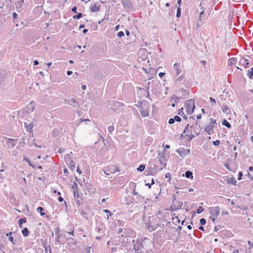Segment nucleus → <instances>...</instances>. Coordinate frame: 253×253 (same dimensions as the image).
Instances as JSON below:
<instances>
[{
  "label": "nucleus",
  "mask_w": 253,
  "mask_h": 253,
  "mask_svg": "<svg viewBox=\"0 0 253 253\" xmlns=\"http://www.w3.org/2000/svg\"><path fill=\"white\" fill-rule=\"evenodd\" d=\"M186 106V112L189 114H191L194 112L195 105V100L193 99H189L185 102Z\"/></svg>",
  "instance_id": "nucleus-1"
},
{
  "label": "nucleus",
  "mask_w": 253,
  "mask_h": 253,
  "mask_svg": "<svg viewBox=\"0 0 253 253\" xmlns=\"http://www.w3.org/2000/svg\"><path fill=\"white\" fill-rule=\"evenodd\" d=\"M103 171L106 175H109L112 173H115L116 171H120V170L119 169V168L117 167L116 166L111 165L105 167L103 169Z\"/></svg>",
  "instance_id": "nucleus-2"
},
{
  "label": "nucleus",
  "mask_w": 253,
  "mask_h": 253,
  "mask_svg": "<svg viewBox=\"0 0 253 253\" xmlns=\"http://www.w3.org/2000/svg\"><path fill=\"white\" fill-rule=\"evenodd\" d=\"M164 151H165V150H164ZM158 159L161 165H163V167H165L166 166L167 156L166 155L165 152L162 153H159Z\"/></svg>",
  "instance_id": "nucleus-3"
},
{
  "label": "nucleus",
  "mask_w": 253,
  "mask_h": 253,
  "mask_svg": "<svg viewBox=\"0 0 253 253\" xmlns=\"http://www.w3.org/2000/svg\"><path fill=\"white\" fill-rule=\"evenodd\" d=\"M4 140H5L6 145L8 148H13L16 145L17 141L16 139L4 137L3 141H4Z\"/></svg>",
  "instance_id": "nucleus-4"
},
{
  "label": "nucleus",
  "mask_w": 253,
  "mask_h": 253,
  "mask_svg": "<svg viewBox=\"0 0 253 253\" xmlns=\"http://www.w3.org/2000/svg\"><path fill=\"white\" fill-rule=\"evenodd\" d=\"M211 214L214 217H217L220 213V208L218 206L211 207L210 208Z\"/></svg>",
  "instance_id": "nucleus-5"
},
{
  "label": "nucleus",
  "mask_w": 253,
  "mask_h": 253,
  "mask_svg": "<svg viewBox=\"0 0 253 253\" xmlns=\"http://www.w3.org/2000/svg\"><path fill=\"white\" fill-rule=\"evenodd\" d=\"M176 152L179 154L180 157L184 158L186 155L190 152V149H185L184 148H179L176 150Z\"/></svg>",
  "instance_id": "nucleus-6"
},
{
  "label": "nucleus",
  "mask_w": 253,
  "mask_h": 253,
  "mask_svg": "<svg viewBox=\"0 0 253 253\" xmlns=\"http://www.w3.org/2000/svg\"><path fill=\"white\" fill-rule=\"evenodd\" d=\"M172 204L174 205V208L175 209V210L177 209H181L182 205H183V202L181 201H177L176 200L175 196H174L173 199H172Z\"/></svg>",
  "instance_id": "nucleus-7"
},
{
  "label": "nucleus",
  "mask_w": 253,
  "mask_h": 253,
  "mask_svg": "<svg viewBox=\"0 0 253 253\" xmlns=\"http://www.w3.org/2000/svg\"><path fill=\"white\" fill-rule=\"evenodd\" d=\"M214 127L210 124L209 125H207L204 127V130L205 132L208 133V134L211 135L214 132Z\"/></svg>",
  "instance_id": "nucleus-8"
},
{
  "label": "nucleus",
  "mask_w": 253,
  "mask_h": 253,
  "mask_svg": "<svg viewBox=\"0 0 253 253\" xmlns=\"http://www.w3.org/2000/svg\"><path fill=\"white\" fill-rule=\"evenodd\" d=\"M68 103L69 105L72 106L74 108H77L79 106V104L77 102L76 99L74 98L68 99Z\"/></svg>",
  "instance_id": "nucleus-9"
},
{
  "label": "nucleus",
  "mask_w": 253,
  "mask_h": 253,
  "mask_svg": "<svg viewBox=\"0 0 253 253\" xmlns=\"http://www.w3.org/2000/svg\"><path fill=\"white\" fill-rule=\"evenodd\" d=\"M122 3L125 8H130L132 6V3L129 0H123Z\"/></svg>",
  "instance_id": "nucleus-10"
},
{
  "label": "nucleus",
  "mask_w": 253,
  "mask_h": 253,
  "mask_svg": "<svg viewBox=\"0 0 253 253\" xmlns=\"http://www.w3.org/2000/svg\"><path fill=\"white\" fill-rule=\"evenodd\" d=\"M173 67L175 70L176 74L178 76L181 72L182 69L180 68V65L178 63H175L173 65Z\"/></svg>",
  "instance_id": "nucleus-11"
},
{
  "label": "nucleus",
  "mask_w": 253,
  "mask_h": 253,
  "mask_svg": "<svg viewBox=\"0 0 253 253\" xmlns=\"http://www.w3.org/2000/svg\"><path fill=\"white\" fill-rule=\"evenodd\" d=\"M69 167L70 169L72 170L75 169V162L72 160H69L66 163Z\"/></svg>",
  "instance_id": "nucleus-12"
},
{
  "label": "nucleus",
  "mask_w": 253,
  "mask_h": 253,
  "mask_svg": "<svg viewBox=\"0 0 253 253\" xmlns=\"http://www.w3.org/2000/svg\"><path fill=\"white\" fill-rule=\"evenodd\" d=\"M239 63L242 65H244L245 68H247L249 67V63L248 60L245 58L241 59Z\"/></svg>",
  "instance_id": "nucleus-13"
},
{
  "label": "nucleus",
  "mask_w": 253,
  "mask_h": 253,
  "mask_svg": "<svg viewBox=\"0 0 253 253\" xmlns=\"http://www.w3.org/2000/svg\"><path fill=\"white\" fill-rule=\"evenodd\" d=\"M34 104V101H31L30 102V105L31 106V109H29V106H27L25 108V111H26L28 114L31 113L32 112H33L34 110L35 107L32 105Z\"/></svg>",
  "instance_id": "nucleus-14"
},
{
  "label": "nucleus",
  "mask_w": 253,
  "mask_h": 253,
  "mask_svg": "<svg viewBox=\"0 0 253 253\" xmlns=\"http://www.w3.org/2000/svg\"><path fill=\"white\" fill-rule=\"evenodd\" d=\"M97 231L98 233H103L105 232L104 225L102 223H101V224L98 225V226L97 227Z\"/></svg>",
  "instance_id": "nucleus-15"
},
{
  "label": "nucleus",
  "mask_w": 253,
  "mask_h": 253,
  "mask_svg": "<svg viewBox=\"0 0 253 253\" xmlns=\"http://www.w3.org/2000/svg\"><path fill=\"white\" fill-rule=\"evenodd\" d=\"M221 109L224 113L227 114L230 113V110L227 105H223L222 106Z\"/></svg>",
  "instance_id": "nucleus-16"
},
{
  "label": "nucleus",
  "mask_w": 253,
  "mask_h": 253,
  "mask_svg": "<svg viewBox=\"0 0 253 253\" xmlns=\"http://www.w3.org/2000/svg\"><path fill=\"white\" fill-rule=\"evenodd\" d=\"M25 126L28 131H29V132H32V129H33V127L34 126V125L33 124L31 123V124H29L28 125L26 123H25Z\"/></svg>",
  "instance_id": "nucleus-17"
},
{
  "label": "nucleus",
  "mask_w": 253,
  "mask_h": 253,
  "mask_svg": "<svg viewBox=\"0 0 253 253\" xmlns=\"http://www.w3.org/2000/svg\"><path fill=\"white\" fill-rule=\"evenodd\" d=\"M14 232H9L8 233H6V236H8V240L9 241H10L12 243L13 245H15V243L14 242V239H13V237L12 236H11V235Z\"/></svg>",
  "instance_id": "nucleus-18"
},
{
  "label": "nucleus",
  "mask_w": 253,
  "mask_h": 253,
  "mask_svg": "<svg viewBox=\"0 0 253 253\" xmlns=\"http://www.w3.org/2000/svg\"><path fill=\"white\" fill-rule=\"evenodd\" d=\"M237 62V59L235 57L229 58L228 60V63L229 65L235 64Z\"/></svg>",
  "instance_id": "nucleus-19"
},
{
  "label": "nucleus",
  "mask_w": 253,
  "mask_h": 253,
  "mask_svg": "<svg viewBox=\"0 0 253 253\" xmlns=\"http://www.w3.org/2000/svg\"><path fill=\"white\" fill-rule=\"evenodd\" d=\"M188 178H193V172L191 171L187 170L185 172V174L183 175Z\"/></svg>",
  "instance_id": "nucleus-20"
},
{
  "label": "nucleus",
  "mask_w": 253,
  "mask_h": 253,
  "mask_svg": "<svg viewBox=\"0 0 253 253\" xmlns=\"http://www.w3.org/2000/svg\"><path fill=\"white\" fill-rule=\"evenodd\" d=\"M91 12H96L99 10V6H97L96 4H94L90 8Z\"/></svg>",
  "instance_id": "nucleus-21"
},
{
  "label": "nucleus",
  "mask_w": 253,
  "mask_h": 253,
  "mask_svg": "<svg viewBox=\"0 0 253 253\" xmlns=\"http://www.w3.org/2000/svg\"><path fill=\"white\" fill-rule=\"evenodd\" d=\"M27 221V219L26 217H24L23 218H21L18 220V224L20 228H22V224L23 223H25Z\"/></svg>",
  "instance_id": "nucleus-22"
},
{
  "label": "nucleus",
  "mask_w": 253,
  "mask_h": 253,
  "mask_svg": "<svg viewBox=\"0 0 253 253\" xmlns=\"http://www.w3.org/2000/svg\"><path fill=\"white\" fill-rule=\"evenodd\" d=\"M140 113L143 117H147L149 116V112L146 109L141 110Z\"/></svg>",
  "instance_id": "nucleus-23"
},
{
  "label": "nucleus",
  "mask_w": 253,
  "mask_h": 253,
  "mask_svg": "<svg viewBox=\"0 0 253 253\" xmlns=\"http://www.w3.org/2000/svg\"><path fill=\"white\" fill-rule=\"evenodd\" d=\"M247 76L250 79H253V67L248 71Z\"/></svg>",
  "instance_id": "nucleus-24"
},
{
  "label": "nucleus",
  "mask_w": 253,
  "mask_h": 253,
  "mask_svg": "<svg viewBox=\"0 0 253 253\" xmlns=\"http://www.w3.org/2000/svg\"><path fill=\"white\" fill-rule=\"evenodd\" d=\"M44 210V209L42 208V207H39L37 208V211L38 212H40L41 213V215L42 216H43L44 215H45V212H42V211Z\"/></svg>",
  "instance_id": "nucleus-25"
},
{
  "label": "nucleus",
  "mask_w": 253,
  "mask_h": 253,
  "mask_svg": "<svg viewBox=\"0 0 253 253\" xmlns=\"http://www.w3.org/2000/svg\"><path fill=\"white\" fill-rule=\"evenodd\" d=\"M22 233L24 237H27L29 234V231H28V229L27 228H25L22 230Z\"/></svg>",
  "instance_id": "nucleus-26"
},
{
  "label": "nucleus",
  "mask_w": 253,
  "mask_h": 253,
  "mask_svg": "<svg viewBox=\"0 0 253 253\" xmlns=\"http://www.w3.org/2000/svg\"><path fill=\"white\" fill-rule=\"evenodd\" d=\"M222 124L227 127V128H230L231 127V125L230 124L227 122L226 120H224L222 123Z\"/></svg>",
  "instance_id": "nucleus-27"
},
{
  "label": "nucleus",
  "mask_w": 253,
  "mask_h": 253,
  "mask_svg": "<svg viewBox=\"0 0 253 253\" xmlns=\"http://www.w3.org/2000/svg\"><path fill=\"white\" fill-rule=\"evenodd\" d=\"M145 167L144 165H140L138 168H137V170L139 171H143L145 169Z\"/></svg>",
  "instance_id": "nucleus-28"
},
{
  "label": "nucleus",
  "mask_w": 253,
  "mask_h": 253,
  "mask_svg": "<svg viewBox=\"0 0 253 253\" xmlns=\"http://www.w3.org/2000/svg\"><path fill=\"white\" fill-rule=\"evenodd\" d=\"M55 234L57 238H60V229L59 228H57L55 229Z\"/></svg>",
  "instance_id": "nucleus-29"
},
{
  "label": "nucleus",
  "mask_w": 253,
  "mask_h": 253,
  "mask_svg": "<svg viewBox=\"0 0 253 253\" xmlns=\"http://www.w3.org/2000/svg\"><path fill=\"white\" fill-rule=\"evenodd\" d=\"M74 197L76 198V199H78L80 198L79 193L77 190H74Z\"/></svg>",
  "instance_id": "nucleus-30"
},
{
  "label": "nucleus",
  "mask_w": 253,
  "mask_h": 253,
  "mask_svg": "<svg viewBox=\"0 0 253 253\" xmlns=\"http://www.w3.org/2000/svg\"><path fill=\"white\" fill-rule=\"evenodd\" d=\"M103 211L105 213H106L107 214H108L109 213V215H107V218L108 219L109 218V217H111L113 214L110 212V211H109L108 210H103Z\"/></svg>",
  "instance_id": "nucleus-31"
},
{
  "label": "nucleus",
  "mask_w": 253,
  "mask_h": 253,
  "mask_svg": "<svg viewBox=\"0 0 253 253\" xmlns=\"http://www.w3.org/2000/svg\"><path fill=\"white\" fill-rule=\"evenodd\" d=\"M82 17H83V14H82V13H79L77 15H74L73 16V19H79L80 18H81Z\"/></svg>",
  "instance_id": "nucleus-32"
},
{
  "label": "nucleus",
  "mask_w": 253,
  "mask_h": 253,
  "mask_svg": "<svg viewBox=\"0 0 253 253\" xmlns=\"http://www.w3.org/2000/svg\"><path fill=\"white\" fill-rule=\"evenodd\" d=\"M202 11L200 13L199 20H202V16L204 13L205 8L202 7Z\"/></svg>",
  "instance_id": "nucleus-33"
},
{
  "label": "nucleus",
  "mask_w": 253,
  "mask_h": 253,
  "mask_svg": "<svg viewBox=\"0 0 253 253\" xmlns=\"http://www.w3.org/2000/svg\"><path fill=\"white\" fill-rule=\"evenodd\" d=\"M210 125L214 127L215 124H216V120L215 119H212V118H210Z\"/></svg>",
  "instance_id": "nucleus-34"
},
{
  "label": "nucleus",
  "mask_w": 253,
  "mask_h": 253,
  "mask_svg": "<svg viewBox=\"0 0 253 253\" xmlns=\"http://www.w3.org/2000/svg\"><path fill=\"white\" fill-rule=\"evenodd\" d=\"M204 211V208L202 207H201V206H199L198 207V210H197V213L198 214H200L201 212H202Z\"/></svg>",
  "instance_id": "nucleus-35"
},
{
  "label": "nucleus",
  "mask_w": 253,
  "mask_h": 253,
  "mask_svg": "<svg viewBox=\"0 0 253 253\" xmlns=\"http://www.w3.org/2000/svg\"><path fill=\"white\" fill-rule=\"evenodd\" d=\"M183 108L182 107L180 109H179L177 114L178 115H180L181 116H184V113L183 112Z\"/></svg>",
  "instance_id": "nucleus-36"
},
{
  "label": "nucleus",
  "mask_w": 253,
  "mask_h": 253,
  "mask_svg": "<svg viewBox=\"0 0 253 253\" xmlns=\"http://www.w3.org/2000/svg\"><path fill=\"white\" fill-rule=\"evenodd\" d=\"M181 16V9L179 7H178L177 9L176 12V17L179 18Z\"/></svg>",
  "instance_id": "nucleus-37"
},
{
  "label": "nucleus",
  "mask_w": 253,
  "mask_h": 253,
  "mask_svg": "<svg viewBox=\"0 0 253 253\" xmlns=\"http://www.w3.org/2000/svg\"><path fill=\"white\" fill-rule=\"evenodd\" d=\"M210 100L211 103L212 104V106H213L216 104V101L213 98L210 97Z\"/></svg>",
  "instance_id": "nucleus-38"
},
{
  "label": "nucleus",
  "mask_w": 253,
  "mask_h": 253,
  "mask_svg": "<svg viewBox=\"0 0 253 253\" xmlns=\"http://www.w3.org/2000/svg\"><path fill=\"white\" fill-rule=\"evenodd\" d=\"M108 130L110 133H112V132L114 130V126L113 125L109 126L108 127Z\"/></svg>",
  "instance_id": "nucleus-39"
},
{
  "label": "nucleus",
  "mask_w": 253,
  "mask_h": 253,
  "mask_svg": "<svg viewBox=\"0 0 253 253\" xmlns=\"http://www.w3.org/2000/svg\"><path fill=\"white\" fill-rule=\"evenodd\" d=\"M174 121L180 122L181 121V118L178 116H175L173 118Z\"/></svg>",
  "instance_id": "nucleus-40"
},
{
  "label": "nucleus",
  "mask_w": 253,
  "mask_h": 253,
  "mask_svg": "<svg viewBox=\"0 0 253 253\" xmlns=\"http://www.w3.org/2000/svg\"><path fill=\"white\" fill-rule=\"evenodd\" d=\"M200 224L203 226L206 224V220L205 218H201L200 220Z\"/></svg>",
  "instance_id": "nucleus-41"
},
{
  "label": "nucleus",
  "mask_w": 253,
  "mask_h": 253,
  "mask_svg": "<svg viewBox=\"0 0 253 253\" xmlns=\"http://www.w3.org/2000/svg\"><path fill=\"white\" fill-rule=\"evenodd\" d=\"M154 183V179H152V180H151V183H146V184H145V185H146V186H147L149 187V188H151V185H152V184H153Z\"/></svg>",
  "instance_id": "nucleus-42"
},
{
  "label": "nucleus",
  "mask_w": 253,
  "mask_h": 253,
  "mask_svg": "<svg viewBox=\"0 0 253 253\" xmlns=\"http://www.w3.org/2000/svg\"><path fill=\"white\" fill-rule=\"evenodd\" d=\"M64 158H65V161L66 162V163H67L68 160H71V158H70V154H69L65 155Z\"/></svg>",
  "instance_id": "nucleus-43"
},
{
  "label": "nucleus",
  "mask_w": 253,
  "mask_h": 253,
  "mask_svg": "<svg viewBox=\"0 0 253 253\" xmlns=\"http://www.w3.org/2000/svg\"><path fill=\"white\" fill-rule=\"evenodd\" d=\"M212 143L213 145L218 146L220 143V141L219 140H216L215 141H213Z\"/></svg>",
  "instance_id": "nucleus-44"
},
{
  "label": "nucleus",
  "mask_w": 253,
  "mask_h": 253,
  "mask_svg": "<svg viewBox=\"0 0 253 253\" xmlns=\"http://www.w3.org/2000/svg\"><path fill=\"white\" fill-rule=\"evenodd\" d=\"M132 194L135 196V195H136L137 196V197H138V198H141V196H140L138 194V193L135 191V190H133L132 191Z\"/></svg>",
  "instance_id": "nucleus-45"
},
{
  "label": "nucleus",
  "mask_w": 253,
  "mask_h": 253,
  "mask_svg": "<svg viewBox=\"0 0 253 253\" xmlns=\"http://www.w3.org/2000/svg\"><path fill=\"white\" fill-rule=\"evenodd\" d=\"M186 135L188 136L187 134H186ZM188 136H189V140H188V141H190L195 136V135L193 134L191 132L190 134L189 135H188Z\"/></svg>",
  "instance_id": "nucleus-46"
},
{
  "label": "nucleus",
  "mask_w": 253,
  "mask_h": 253,
  "mask_svg": "<svg viewBox=\"0 0 253 253\" xmlns=\"http://www.w3.org/2000/svg\"><path fill=\"white\" fill-rule=\"evenodd\" d=\"M117 36L121 38L122 37H124L125 36V34H124V33L123 31H120V32L118 33Z\"/></svg>",
  "instance_id": "nucleus-47"
},
{
  "label": "nucleus",
  "mask_w": 253,
  "mask_h": 253,
  "mask_svg": "<svg viewBox=\"0 0 253 253\" xmlns=\"http://www.w3.org/2000/svg\"><path fill=\"white\" fill-rule=\"evenodd\" d=\"M12 17H13V21H15L17 19V18L18 17V15L16 14V13L13 12L12 14ZM14 22L15 23V21H14Z\"/></svg>",
  "instance_id": "nucleus-48"
},
{
  "label": "nucleus",
  "mask_w": 253,
  "mask_h": 253,
  "mask_svg": "<svg viewBox=\"0 0 253 253\" xmlns=\"http://www.w3.org/2000/svg\"><path fill=\"white\" fill-rule=\"evenodd\" d=\"M72 187H73V189H74V190H77L78 184L76 182H74Z\"/></svg>",
  "instance_id": "nucleus-49"
},
{
  "label": "nucleus",
  "mask_w": 253,
  "mask_h": 253,
  "mask_svg": "<svg viewBox=\"0 0 253 253\" xmlns=\"http://www.w3.org/2000/svg\"><path fill=\"white\" fill-rule=\"evenodd\" d=\"M77 7H76V6H73V7L72 8L71 10H72V11L73 12L76 13H77Z\"/></svg>",
  "instance_id": "nucleus-50"
},
{
  "label": "nucleus",
  "mask_w": 253,
  "mask_h": 253,
  "mask_svg": "<svg viewBox=\"0 0 253 253\" xmlns=\"http://www.w3.org/2000/svg\"><path fill=\"white\" fill-rule=\"evenodd\" d=\"M174 123V120L173 119V118H170L169 119V124H172Z\"/></svg>",
  "instance_id": "nucleus-51"
},
{
  "label": "nucleus",
  "mask_w": 253,
  "mask_h": 253,
  "mask_svg": "<svg viewBox=\"0 0 253 253\" xmlns=\"http://www.w3.org/2000/svg\"><path fill=\"white\" fill-rule=\"evenodd\" d=\"M243 175V173L241 171H240L239 172V177L238 178V180H241L242 179V176Z\"/></svg>",
  "instance_id": "nucleus-52"
},
{
  "label": "nucleus",
  "mask_w": 253,
  "mask_h": 253,
  "mask_svg": "<svg viewBox=\"0 0 253 253\" xmlns=\"http://www.w3.org/2000/svg\"><path fill=\"white\" fill-rule=\"evenodd\" d=\"M189 126V125L187 124L186 127L184 128V131H183V133H185L186 131L188 130V127Z\"/></svg>",
  "instance_id": "nucleus-53"
},
{
  "label": "nucleus",
  "mask_w": 253,
  "mask_h": 253,
  "mask_svg": "<svg viewBox=\"0 0 253 253\" xmlns=\"http://www.w3.org/2000/svg\"><path fill=\"white\" fill-rule=\"evenodd\" d=\"M236 182L237 181H236V179L232 178L231 180L229 182L232 183L234 184V185H236Z\"/></svg>",
  "instance_id": "nucleus-54"
},
{
  "label": "nucleus",
  "mask_w": 253,
  "mask_h": 253,
  "mask_svg": "<svg viewBox=\"0 0 253 253\" xmlns=\"http://www.w3.org/2000/svg\"><path fill=\"white\" fill-rule=\"evenodd\" d=\"M91 247H88L85 249L86 253H90Z\"/></svg>",
  "instance_id": "nucleus-55"
},
{
  "label": "nucleus",
  "mask_w": 253,
  "mask_h": 253,
  "mask_svg": "<svg viewBox=\"0 0 253 253\" xmlns=\"http://www.w3.org/2000/svg\"><path fill=\"white\" fill-rule=\"evenodd\" d=\"M165 73L163 72H160L159 73V76L160 78H162L165 75Z\"/></svg>",
  "instance_id": "nucleus-56"
},
{
  "label": "nucleus",
  "mask_w": 253,
  "mask_h": 253,
  "mask_svg": "<svg viewBox=\"0 0 253 253\" xmlns=\"http://www.w3.org/2000/svg\"><path fill=\"white\" fill-rule=\"evenodd\" d=\"M75 202L78 206L80 205V201L78 199H75Z\"/></svg>",
  "instance_id": "nucleus-57"
},
{
  "label": "nucleus",
  "mask_w": 253,
  "mask_h": 253,
  "mask_svg": "<svg viewBox=\"0 0 253 253\" xmlns=\"http://www.w3.org/2000/svg\"><path fill=\"white\" fill-rule=\"evenodd\" d=\"M193 131L195 135H198L199 134V132L198 131H197V129H194Z\"/></svg>",
  "instance_id": "nucleus-58"
},
{
  "label": "nucleus",
  "mask_w": 253,
  "mask_h": 253,
  "mask_svg": "<svg viewBox=\"0 0 253 253\" xmlns=\"http://www.w3.org/2000/svg\"><path fill=\"white\" fill-rule=\"evenodd\" d=\"M148 229L150 230V231H153V230H154L155 229L154 228L153 226H149L148 227Z\"/></svg>",
  "instance_id": "nucleus-59"
},
{
  "label": "nucleus",
  "mask_w": 253,
  "mask_h": 253,
  "mask_svg": "<svg viewBox=\"0 0 253 253\" xmlns=\"http://www.w3.org/2000/svg\"><path fill=\"white\" fill-rule=\"evenodd\" d=\"M58 201H59V202H63V201H64V199H63V198L62 197H60H60L58 198Z\"/></svg>",
  "instance_id": "nucleus-60"
},
{
  "label": "nucleus",
  "mask_w": 253,
  "mask_h": 253,
  "mask_svg": "<svg viewBox=\"0 0 253 253\" xmlns=\"http://www.w3.org/2000/svg\"><path fill=\"white\" fill-rule=\"evenodd\" d=\"M181 97L175 96V102L177 103Z\"/></svg>",
  "instance_id": "nucleus-61"
},
{
  "label": "nucleus",
  "mask_w": 253,
  "mask_h": 253,
  "mask_svg": "<svg viewBox=\"0 0 253 253\" xmlns=\"http://www.w3.org/2000/svg\"><path fill=\"white\" fill-rule=\"evenodd\" d=\"M68 234H70V235H71L73 237L75 236L74 233V230H73L72 231H70V232H69Z\"/></svg>",
  "instance_id": "nucleus-62"
},
{
  "label": "nucleus",
  "mask_w": 253,
  "mask_h": 253,
  "mask_svg": "<svg viewBox=\"0 0 253 253\" xmlns=\"http://www.w3.org/2000/svg\"><path fill=\"white\" fill-rule=\"evenodd\" d=\"M72 74H73V72H72V71H68L67 72V75H68V76H70V75H71Z\"/></svg>",
  "instance_id": "nucleus-63"
},
{
  "label": "nucleus",
  "mask_w": 253,
  "mask_h": 253,
  "mask_svg": "<svg viewBox=\"0 0 253 253\" xmlns=\"http://www.w3.org/2000/svg\"><path fill=\"white\" fill-rule=\"evenodd\" d=\"M170 174L169 173H167L165 175V177L166 178H168V177L170 178Z\"/></svg>",
  "instance_id": "nucleus-64"
}]
</instances>
